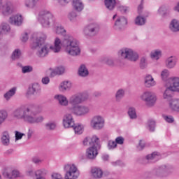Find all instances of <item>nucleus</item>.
Returning a JSON list of instances; mask_svg holds the SVG:
<instances>
[{
	"label": "nucleus",
	"mask_w": 179,
	"mask_h": 179,
	"mask_svg": "<svg viewBox=\"0 0 179 179\" xmlns=\"http://www.w3.org/2000/svg\"><path fill=\"white\" fill-rule=\"evenodd\" d=\"M1 143L3 146H9L10 143V136L8 131H4L1 136Z\"/></svg>",
	"instance_id": "nucleus-29"
},
{
	"label": "nucleus",
	"mask_w": 179,
	"mask_h": 179,
	"mask_svg": "<svg viewBox=\"0 0 179 179\" xmlns=\"http://www.w3.org/2000/svg\"><path fill=\"white\" fill-rule=\"evenodd\" d=\"M144 85L145 87H153L156 86V81L150 74H147L144 78Z\"/></svg>",
	"instance_id": "nucleus-21"
},
{
	"label": "nucleus",
	"mask_w": 179,
	"mask_h": 179,
	"mask_svg": "<svg viewBox=\"0 0 179 179\" xmlns=\"http://www.w3.org/2000/svg\"><path fill=\"white\" fill-rule=\"evenodd\" d=\"M124 137L118 136L115 138V142L116 145H124Z\"/></svg>",
	"instance_id": "nucleus-58"
},
{
	"label": "nucleus",
	"mask_w": 179,
	"mask_h": 179,
	"mask_svg": "<svg viewBox=\"0 0 179 179\" xmlns=\"http://www.w3.org/2000/svg\"><path fill=\"white\" fill-rule=\"evenodd\" d=\"M17 90V87H13L11 89H10L8 92H6L3 94V98L5 99V100H6V101H9V100H10V98L13 97V96L16 94Z\"/></svg>",
	"instance_id": "nucleus-26"
},
{
	"label": "nucleus",
	"mask_w": 179,
	"mask_h": 179,
	"mask_svg": "<svg viewBox=\"0 0 179 179\" xmlns=\"http://www.w3.org/2000/svg\"><path fill=\"white\" fill-rule=\"evenodd\" d=\"M118 55L124 59H129V61H131L132 62H136L139 59V55L132 49L128 48L120 49L118 52Z\"/></svg>",
	"instance_id": "nucleus-6"
},
{
	"label": "nucleus",
	"mask_w": 179,
	"mask_h": 179,
	"mask_svg": "<svg viewBox=\"0 0 179 179\" xmlns=\"http://www.w3.org/2000/svg\"><path fill=\"white\" fill-rule=\"evenodd\" d=\"M47 35L44 33H38L36 40L31 44L32 50H37L36 55L39 58H44L48 55V45L45 43Z\"/></svg>",
	"instance_id": "nucleus-3"
},
{
	"label": "nucleus",
	"mask_w": 179,
	"mask_h": 179,
	"mask_svg": "<svg viewBox=\"0 0 179 179\" xmlns=\"http://www.w3.org/2000/svg\"><path fill=\"white\" fill-rule=\"evenodd\" d=\"M36 178H41V177H45L47 176V170L39 169L35 172Z\"/></svg>",
	"instance_id": "nucleus-43"
},
{
	"label": "nucleus",
	"mask_w": 179,
	"mask_h": 179,
	"mask_svg": "<svg viewBox=\"0 0 179 179\" xmlns=\"http://www.w3.org/2000/svg\"><path fill=\"white\" fill-rule=\"evenodd\" d=\"M117 10L122 14L128 13V12H129V7L127 6H119L117 7Z\"/></svg>",
	"instance_id": "nucleus-51"
},
{
	"label": "nucleus",
	"mask_w": 179,
	"mask_h": 179,
	"mask_svg": "<svg viewBox=\"0 0 179 179\" xmlns=\"http://www.w3.org/2000/svg\"><path fill=\"white\" fill-rule=\"evenodd\" d=\"M173 92H176L171 88V85L166 88L163 94V98L167 101H171L173 100Z\"/></svg>",
	"instance_id": "nucleus-25"
},
{
	"label": "nucleus",
	"mask_w": 179,
	"mask_h": 179,
	"mask_svg": "<svg viewBox=\"0 0 179 179\" xmlns=\"http://www.w3.org/2000/svg\"><path fill=\"white\" fill-rule=\"evenodd\" d=\"M169 108L172 111L179 113V99H172L169 101Z\"/></svg>",
	"instance_id": "nucleus-30"
},
{
	"label": "nucleus",
	"mask_w": 179,
	"mask_h": 179,
	"mask_svg": "<svg viewBox=\"0 0 179 179\" xmlns=\"http://www.w3.org/2000/svg\"><path fill=\"white\" fill-rule=\"evenodd\" d=\"M71 113L78 117H83L90 113V108L85 105H79L71 108Z\"/></svg>",
	"instance_id": "nucleus-13"
},
{
	"label": "nucleus",
	"mask_w": 179,
	"mask_h": 179,
	"mask_svg": "<svg viewBox=\"0 0 179 179\" xmlns=\"http://www.w3.org/2000/svg\"><path fill=\"white\" fill-rule=\"evenodd\" d=\"M76 16H78V15H76V13L72 11L69 14V19H70L71 22H73V20H75V19L76 18Z\"/></svg>",
	"instance_id": "nucleus-59"
},
{
	"label": "nucleus",
	"mask_w": 179,
	"mask_h": 179,
	"mask_svg": "<svg viewBox=\"0 0 179 179\" xmlns=\"http://www.w3.org/2000/svg\"><path fill=\"white\" fill-rule=\"evenodd\" d=\"M159 153L157 152H154L152 154L146 156V159L150 163H156V162L159 160Z\"/></svg>",
	"instance_id": "nucleus-33"
},
{
	"label": "nucleus",
	"mask_w": 179,
	"mask_h": 179,
	"mask_svg": "<svg viewBox=\"0 0 179 179\" xmlns=\"http://www.w3.org/2000/svg\"><path fill=\"white\" fill-rule=\"evenodd\" d=\"M54 44V46L50 47L53 52H59L62 45L65 52L69 55H71V57H77V55L80 54L79 41L69 34L64 36L62 41L58 37L55 38Z\"/></svg>",
	"instance_id": "nucleus-2"
},
{
	"label": "nucleus",
	"mask_w": 179,
	"mask_h": 179,
	"mask_svg": "<svg viewBox=\"0 0 179 179\" xmlns=\"http://www.w3.org/2000/svg\"><path fill=\"white\" fill-rule=\"evenodd\" d=\"M113 20H115L113 29L118 31L124 30L125 26L128 24V18L125 16H118L117 14H115L113 17Z\"/></svg>",
	"instance_id": "nucleus-8"
},
{
	"label": "nucleus",
	"mask_w": 179,
	"mask_h": 179,
	"mask_svg": "<svg viewBox=\"0 0 179 179\" xmlns=\"http://www.w3.org/2000/svg\"><path fill=\"white\" fill-rule=\"evenodd\" d=\"M0 12L4 16H9L13 13V7L12 6V2L7 1L3 4V0H0Z\"/></svg>",
	"instance_id": "nucleus-14"
},
{
	"label": "nucleus",
	"mask_w": 179,
	"mask_h": 179,
	"mask_svg": "<svg viewBox=\"0 0 179 179\" xmlns=\"http://www.w3.org/2000/svg\"><path fill=\"white\" fill-rule=\"evenodd\" d=\"M141 97L149 107L155 106V103L157 100L156 94L152 92H145Z\"/></svg>",
	"instance_id": "nucleus-12"
},
{
	"label": "nucleus",
	"mask_w": 179,
	"mask_h": 179,
	"mask_svg": "<svg viewBox=\"0 0 179 179\" xmlns=\"http://www.w3.org/2000/svg\"><path fill=\"white\" fill-rule=\"evenodd\" d=\"M98 149H100V144H99V145H92V147H90L86 151L87 158L90 160L96 159L97 155H99V152H97Z\"/></svg>",
	"instance_id": "nucleus-18"
},
{
	"label": "nucleus",
	"mask_w": 179,
	"mask_h": 179,
	"mask_svg": "<svg viewBox=\"0 0 179 179\" xmlns=\"http://www.w3.org/2000/svg\"><path fill=\"white\" fill-rule=\"evenodd\" d=\"M40 111L34 105H21L15 108L12 115L16 120H22L27 124H41L44 121V117L42 115L37 116Z\"/></svg>",
	"instance_id": "nucleus-1"
},
{
	"label": "nucleus",
	"mask_w": 179,
	"mask_h": 179,
	"mask_svg": "<svg viewBox=\"0 0 179 179\" xmlns=\"http://www.w3.org/2000/svg\"><path fill=\"white\" fill-rule=\"evenodd\" d=\"M91 172L94 178H101L103 177V171L100 168H93Z\"/></svg>",
	"instance_id": "nucleus-34"
},
{
	"label": "nucleus",
	"mask_w": 179,
	"mask_h": 179,
	"mask_svg": "<svg viewBox=\"0 0 179 179\" xmlns=\"http://www.w3.org/2000/svg\"><path fill=\"white\" fill-rule=\"evenodd\" d=\"M38 22L43 27H50L51 24H55V17L50 10H42L38 14Z\"/></svg>",
	"instance_id": "nucleus-5"
},
{
	"label": "nucleus",
	"mask_w": 179,
	"mask_h": 179,
	"mask_svg": "<svg viewBox=\"0 0 179 179\" xmlns=\"http://www.w3.org/2000/svg\"><path fill=\"white\" fill-rule=\"evenodd\" d=\"M87 99H89V96L85 93L76 94L69 99V104H71L72 107H78L79 104H82Z\"/></svg>",
	"instance_id": "nucleus-7"
},
{
	"label": "nucleus",
	"mask_w": 179,
	"mask_h": 179,
	"mask_svg": "<svg viewBox=\"0 0 179 179\" xmlns=\"http://www.w3.org/2000/svg\"><path fill=\"white\" fill-rule=\"evenodd\" d=\"M169 82H170L171 83V89L179 93V78L178 77L170 78L169 80Z\"/></svg>",
	"instance_id": "nucleus-23"
},
{
	"label": "nucleus",
	"mask_w": 179,
	"mask_h": 179,
	"mask_svg": "<svg viewBox=\"0 0 179 179\" xmlns=\"http://www.w3.org/2000/svg\"><path fill=\"white\" fill-rule=\"evenodd\" d=\"M55 99L59 101V104H60V106H63L64 107H66V106L69 104V101H68V99L64 95H55Z\"/></svg>",
	"instance_id": "nucleus-24"
},
{
	"label": "nucleus",
	"mask_w": 179,
	"mask_h": 179,
	"mask_svg": "<svg viewBox=\"0 0 179 179\" xmlns=\"http://www.w3.org/2000/svg\"><path fill=\"white\" fill-rule=\"evenodd\" d=\"M71 0H57L59 5H62V6H65V5H67V3H69V1Z\"/></svg>",
	"instance_id": "nucleus-62"
},
{
	"label": "nucleus",
	"mask_w": 179,
	"mask_h": 179,
	"mask_svg": "<svg viewBox=\"0 0 179 179\" xmlns=\"http://www.w3.org/2000/svg\"><path fill=\"white\" fill-rule=\"evenodd\" d=\"M31 162L34 163V164L38 165L43 163V159L38 156H34L31 158Z\"/></svg>",
	"instance_id": "nucleus-54"
},
{
	"label": "nucleus",
	"mask_w": 179,
	"mask_h": 179,
	"mask_svg": "<svg viewBox=\"0 0 179 179\" xmlns=\"http://www.w3.org/2000/svg\"><path fill=\"white\" fill-rule=\"evenodd\" d=\"M112 166H124V163L121 160H117L113 162H111Z\"/></svg>",
	"instance_id": "nucleus-63"
},
{
	"label": "nucleus",
	"mask_w": 179,
	"mask_h": 179,
	"mask_svg": "<svg viewBox=\"0 0 179 179\" xmlns=\"http://www.w3.org/2000/svg\"><path fill=\"white\" fill-rule=\"evenodd\" d=\"M105 6L108 10H113L115 9V5H117V1L115 0H105Z\"/></svg>",
	"instance_id": "nucleus-35"
},
{
	"label": "nucleus",
	"mask_w": 179,
	"mask_h": 179,
	"mask_svg": "<svg viewBox=\"0 0 179 179\" xmlns=\"http://www.w3.org/2000/svg\"><path fill=\"white\" fill-rule=\"evenodd\" d=\"M40 93H41V87L37 83H34L31 87L29 88L28 94L31 96H37V94H40Z\"/></svg>",
	"instance_id": "nucleus-19"
},
{
	"label": "nucleus",
	"mask_w": 179,
	"mask_h": 179,
	"mask_svg": "<svg viewBox=\"0 0 179 179\" xmlns=\"http://www.w3.org/2000/svg\"><path fill=\"white\" fill-rule=\"evenodd\" d=\"M90 125L93 129H101L104 127V118L100 115H96L91 120Z\"/></svg>",
	"instance_id": "nucleus-15"
},
{
	"label": "nucleus",
	"mask_w": 179,
	"mask_h": 179,
	"mask_svg": "<svg viewBox=\"0 0 179 179\" xmlns=\"http://www.w3.org/2000/svg\"><path fill=\"white\" fill-rule=\"evenodd\" d=\"M23 136H26V134L24 133H21L19 131H15V142L17 141H20Z\"/></svg>",
	"instance_id": "nucleus-55"
},
{
	"label": "nucleus",
	"mask_w": 179,
	"mask_h": 179,
	"mask_svg": "<svg viewBox=\"0 0 179 179\" xmlns=\"http://www.w3.org/2000/svg\"><path fill=\"white\" fill-rule=\"evenodd\" d=\"M66 172L65 179H77L79 177V171L75 164H66L64 166Z\"/></svg>",
	"instance_id": "nucleus-9"
},
{
	"label": "nucleus",
	"mask_w": 179,
	"mask_h": 179,
	"mask_svg": "<svg viewBox=\"0 0 179 179\" xmlns=\"http://www.w3.org/2000/svg\"><path fill=\"white\" fill-rule=\"evenodd\" d=\"M176 64L177 61H176V57L173 56H171L169 58H167L165 62L166 66L169 69H173V68L176 66Z\"/></svg>",
	"instance_id": "nucleus-27"
},
{
	"label": "nucleus",
	"mask_w": 179,
	"mask_h": 179,
	"mask_svg": "<svg viewBox=\"0 0 179 179\" xmlns=\"http://www.w3.org/2000/svg\"><path fill=\"white\" fill-rule=\"evenodd\" d=\"M127 113L131 120H136V118H138V115H136V109H135L134 107L129 108Z\"/></svg>",
	"instance_id": "nucleus-39"
},
{
	"label": "nucleus",
	"mask_w": 179,
	"mask_h": 179,
	"mask_svg": "<svg viewBox=\"0 0 179 179\" xmlns=\"http://www.w3.org/2000/svg\"><path fill=\"white\" fill-rule=\"evenodd\" d=\"M21 40L22 41H23V43H26V41L29 40V34H27V32L22 34Z\"/></svg>",
	"instance_id": "nucleus-60"
},
{
	"label": "nucleus",
	"mask_w": 179,
	"mask_h": 179,
	"mask_svg": "<svg viewBox=\"0 0 179 179\" xmlns=\"http://www.w3.org/2000/svg\"><path fill=\"white\" fill-rule=\"evenodd\" d=\"M162 57V50H156L151 52V58L159 59Z\"/></svg>",
	"instance_id": "nucleus-49"
},
{
	"label": "nucleus",
	"mask_w": 179,
	"mask_h": 179,
	"mask_svg": "<svg viewBox=\"0 0 179 179\" xmlns=\"http://www.w3.org/2000/svg\"><path fill=\"white\" fill-rule=\"evenodd\" d=\"M84 146H99L100 145V139L97 136L92 137H85L83 141Z\"/></svg>",
	"instance_id": "nucleus-17"
},
{
	"label": "nucleus",
	"mask_w": 179,
	"mask_h": 179,
	"mask_svg": "<svg viewBox=\"0 0 179 179\" xmlns=\"http://www.w3.org/2000/svg\"><path fill=\"white\" fill-rule=\"evenodd\" d=\"M78 75L83 78H86L89 75V70L85 64H81L78 69Z\"/></svg>",
	"instance_id": "nucleus-32"
},
{
	"label": "nucleus",
	"mask_w": 179,
	"mask_h": 179,
	"mask_svg": "<svg viewBox=\"0 0 179 179\" xmlns=\"http://www.w3.org/2000/svg\"><path fill=\"white\" fill-rule=\"evenodd\" d=\"M158 15H160L162 17H166L167 16V10L166 9V7L164 6H162L159 8L157 10Z\"/></svg>",
	"instance_id": "nucleus-46"
},
{
	"label": "nucleus",
	"mask_w": 179,
	"mask_h": 179,
	"mask_svg": "<svg viewBox=\"0 0 179 179\" xmlns=\"http://www.w3.org/2000/svg\"><path fill=\"white\" fill-rule=\"evenodd\" d=\"M73 6L77 12H82L83 10V3L80 0H73Z\"/></svg>",
	"instance_id": "nucleus-31"
},
{
	"label": "nucleus",
	"mask_w": 179,
	"mask_h": 179,
	"mask_svg": "<svg viewBox=\"0 0 179 179\" xmlns=\"http://www.w3.org/2000/svg\"><path fill=\"white\" fill-rule=\"evenodd\" d=\"M53 26H55V33L56 34H61V36H63L64 37H65V36H66V29H65V28H64V26L61 25V24H57V23L55 22V24H53Z\"/></svg>",
	"instance_id": "nucleus-28"
},
{
	"label": "nucleus",
	"mask_w": 179,
	"mask_h": 179,
	"mask_svg": "<svg viewBox=\"0 0 179 179\" xmlns=\"http://www.w3.org/2000/svg\"><path fill=\"white\" fill-rule=\"evenodd\" d=\"M148 128L150 132H155V129L156 128V122L152 120H148Z\"/></svg>",
	"instance_id": "nucleus-45"
},
{
	"label": "nucleus",
	"mask_w": 179,
	"mask_h": 179,
	"mask_svg": "<svg viewBox=\"0 0 179 179\" xmlns=\"http://www.w3.org/2000/svg\"><path fill=\"white\" fill-rule=\"evenodd\" d=\"M145 148V142L142 140H140V142L138 143V145L137 146V149L138 150H143V149Z\"/></svg>",
	"instance_id": "nucleus-61"
},
{
	"label": "nucleus",
	"mask_w": 179,
	"mask_h": 179,
	"mask_svg": "<svg viewBox=\"0 0 179 179\" xmlns=\"http://www.w3.org/2000/svg\"><path fill=\"white\" fill-rule=\"evenodd\" d=\"M38 0H26L25 1V6L26 8H29L30 9H33V8H36V5Z\"/></svg>",
	"instance_id": "nucleus-41"
},
{
	"label": "nucleus",
	"mask_w": 179,
	"mask_h": 179,
	"mask_svg": "<svg viewBox=\"0 0 179 179\" xmlns=\"http://www.w3.org/2000/svg\"><path fill=\"white\" fill-rule=\"evenodd\" d=\"M169 76H170V71L167 69H164L161 72V78L164 82H169Z\"/></svg>",
	"instance_id": "nucleus-42"
},
{
	"label": "nucleus",
	"mask_w": 179,
	"mask_h": 179,
	"mask_svg": "<svg viewBox=\"0 0 179 179\" xmlns=\"http://www.w3.org/2000/svg\"><path fill=\"white\" fill-rule=\"evenodd\" d=\"M2 174L5 178L13 179L23 177L20 171L16 169H12L10 166H5L3 169Z\"/></svg>",
	"instance_id": "nucleus-11"
},
{
	"label": "nucleus",
	"mask_w": 179,
	"mask_h": 179,
	"mask_svg": "<svg viewBox=\"0 0 179 179\" xmlns=\"http://www.w3.org/2000/svg\"><path fill=\"white\" fill-rule=\"evenodd\" d=\"M124 96H125V90L122 89H120L116 92L115 94V100L117 102L121 101L122 100Z\"/></svg>",
	"instance_id": "nucleus-40"
},
{
	"label": "nucleus",
	"mask_w": 179,
	"mask_h": 179,
	"mask_svg": "<svg viewBox=\"0 0 179 179\" xmlns=\"http://www.w3.org/2000/svg\"><path fill=\"white\" fill-rule=\"evenodd\" d=\"M99 24L96 23L90 24L84 28V34L90 36H96L99 33Z\"/></svg>",
	"instance_id": "nucleus-16"
},
{
	"label": "nucleus",
	"mask_w": 179,
	"mask_h": 179,
	"mask_svg": "<svg viewBox=\"0 0 179 179\" xmlns=\"http://www.w3.org/2000/svg\"><path fill=\"white\" fill-rule=\"evenodd\" d=\"M169 28L172 33H179V20L176 18L172 19Z\"/></svg>",
	"instance_id": "nucleus-20"
},
{
	"label": "nucleus",
	"mask_w": 179,
	"mask_h": 179,
	"mask_svg": "<svg viewBox=\"0 0 179 179\" xmlns=\"http://www.w3.org/2000/svg\"><path fill=\"white\" fill-rule=\"evenodd\" d=\"M72 87V84L69 81H64L61 83L59 87L60 92H65V90H70Z\"/></svg>",
	"instance_id": "nucleus-37"
},
{
	"label": "nucleus",
	"mask_w": 179,
	"mask_h": 179,
	"mask_svg": "<svg viewBox=\"0 0 179 179\" xmlns=\"http://www.w3.org/2000/svg\"><path fill=\"white\" fill-rule=\"evenodd\" d=\"M45 128L48 131H54L57 128V123L55 122H49L45 124Z\"/></svg>",
	"instance_id": "nucleus-47"
},
{
	"label": "nucleus",
	"mask_w": 179,
	"mask_h": 179,
	"mask_svg": "<svg viewBox=\"0 0 179 179\" xmlns=\"http://www.w3.org/2000/svg\"><path fill=\"white\" fill-rule=\"evenodd\" d=\"M1 30L3 33H9V31H10V27L8 24L3 22L1 24Z\"/></svg>",
	"instance_id": "nucleus-56"
},
{
	"label": "nucleus",
	"mask_w": 179,
	"mask_h": 179,
	"mask_svg": "<svg viewBox=\"0 0 179 179\" xmlns=\"http://www.w3.org/2000/svg\"><path fill=\"white\" fill-rule=\"evenodd\" d=\"M136 26H145L146 24V18L142 15H138L134 20Z\"/></svg>",
	"instance_id": "nucleus-36"
},
{
	"label": "nucleus",
	"mask_w": 179,
	"mask_h": 179,
	"mask_svg": "<svg viewBox=\"0 0 179 179\" xmlns=\"http://www.w3.org/2000/svg\"><path fill=\"white\" fill-rule=\"evenodd\" d=\"M63 125L64 128H73L75 134L82 135L83 134V125L78 124L75 125L73 117L71 114H66L63 117Z\"/></svg>",
	"instance_id": "nucleus-4"
},
{
	"label": "nucleus",
	"mask_w": 179,
	"mask_h": 179,
	"mask_svg": "<svg viewBox=\"0 0 179 179\" xmlns=\"http://www.w3.org/2000/svg\"><path fill=\"white\" fill-rule=\"evenodd\" d=\"M65 72V67L59 66L57 67L55 70L52 71V75H62Z\"/></svg>",
	"instance_id": "nucleus-44"
},
{
	"label": "nucleus",
	"mask_w": 179,
	"mask_h": 179,
	"mask_svg": "<svg viewBox=\"0 0 179 179\" xmlns=\"http://www.w3.org/2000/svg\"><path fill=\"white\" fill-rule=\"evenodd\" d=\"M148 66V61L145 57H141L140 59V68L141 69H145Z\"/></svg>",
	"instance_id": "nucleus-52"
},
{
	"label": "nucleus",
	"mask_w": 179,
	"mask_h": 179,
	"mask_svg": "<svg viewBox=\"0 0 179 179\" xmlns=\"http://www.w3.org/2000/svg\"><path fill=\"white\" fill-rule=\"evenodd\" d=\"M154 173L157 177H167L173 173V166L170 165H162L154 170Z\"/></svg>",
	"instance_id": "nucleus-10"
},
{
	"label": "nucleus",
	"mask_w": 179,
	"mask_h": 179,
	"mask_svg": "<svg viewBox=\"0 0 179 179\" xmlns=\"http://www.w3.org/2000/svg\"><path fill=\"white\" fill-rule=\"evenodd\" d=\"M20 55H22V52H20V50L16 49L13 52L11 58L15 61V59H19L20 58Z\"/></svg>",
	"instance_id": "nucleus-50"
},
{
	"label": "nucleus",
	"mask_w": 179,
	"mask_h": 179,
	"mask_svg": "<svg viewBox=\"0 0 179 179\" xmlns=\"http://www.w3.org/2000/svg\"><path fill=\"white\" fill-rule=\"evenodd\" d=\"M22 73H30V72H33V66H22Z\"/></svg>",
	"instance_id": "nucleus-53"
},
{
	"label": "nucleus",
	"mask_w": 179,
	"mask_h": 179,
	"mask_svg": "<svg viewBox=\"0 0 179 179\" xmlns=\"http://www.w3.org/2000/svg\"><path fill=\"white\" fill-rule=\"evenodd\" d=\"M52 179H64V178L59 173H53L52 175Z\"/></svg>",
	"instance_id": "nucleus-64"
},
{
	"label": "nucleus",
	"mask_w": 179,
	"mask_h": 179,
	"mask_svg": "<svg viewBox=\"0 0 179 179\" xmlns=\"http://www.w3.org/2000/svg\"><path fill=\"white\" fill-rule=\"evenodd\" d=\"M10 23L14 26H22V23H23V17L20 15H13L10 17Z\"/></svg>",
	"instance_id": "nucleus-22"
},
{
	"label": "nucleus",
	"mask_w": 179,
	"mask_h": 179,
	"mask_svg": "<svg viewBox=\"0 0 179 179\" xmlns=\"http://www.w3.org/2000/svg\"><path fill=\"white\" fill-rule=\"evenodd\" d=\"M164 120L169 124H173L174 122V117L171 115H163Z\"/></svg>",
	"instance_id": "nucleus-57"
},
{
	"label": "nucleus",
	"mask_w": 179,
	"mask_h": 179,
	"mask_svg": "<svg viewBox=\"0 0 179 179\" xmlns=\"http://www.w3.org/2000/svg\"><path fill=\"white\" fill-rule=\"evenodd\" d=\"M117 145L115 141L113 140H109L107 143V148L108 150H114V149H116Z\"/></svg>",
	"instance_id": "nucleus-48"
},
{
	"label": "nucleus",
	"mask_w": 179,
	"mask_h": 179,
	"mask_svg": "<svg viewBox=\"0 0 179 179\" xmlns=\"http://www.w3.org/2000/svg\"><path fill=\"white\" fill-rule=\"evenodd\" d=\"M8 120V111L4 109L0 110V125H2Z\"/></svg>",
	"instance_id": "nucleus-38"
}]
</instances>
